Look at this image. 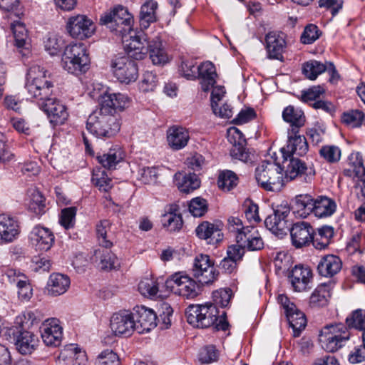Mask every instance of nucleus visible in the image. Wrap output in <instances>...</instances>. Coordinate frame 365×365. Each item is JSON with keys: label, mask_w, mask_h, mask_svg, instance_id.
<instances>
[{"label": "nucleus", "mask_w": 365, "mask_h": 365, "mask_svg": "<svg viewBox=\"0 0 365 365\" xmlns=\"http://www.w3.org/2000/svg\"><path fill=\"white\" fill-rule=\"evenodd\" d=\"M47 71L38 65L31 66L27 73L26 88L33 98L38 100L39 108L44 111L53 125L64 123L68 116L66 106L56 98H51L53 83Z\"/></svg>", "instance_id": "nucleus-1"}, {"label": "nucleus", "mask_w": 365, "mask_h": 365, "mask_svg": "<svg viewBox=\"0 0 365 365\" xmlns=\"http://www.w3.org/2000/svg\"><path fill=\"white\" fill-rule=\"evenodd\" d=\"M189 324L197 328H207L215 324L217 330H226L228 323L219 319V311L212 303L190 305L185 312Z\"/></svg>", "instance_id": "nucleus-2"}, {"label": "nucleus", "mask_w": 365, "mask_h": 365, "mask_svg": "<svg viewBox=\"0 0 365 365\" xmlns=\"http://www.w3.org/2000/svg\"><path fill=\"white\" fill-rule=\"evenodd\" d=\"M117 115L108 114L99 109L88 118L86 129L98 138H110L120 130Z\"/></svg>", "instance_id": "nucleus-3"}, {"label": "nucleus", "mask_w": 365, "mask_h": 365, "mask_svg": "<svg viewBox=\"0 0 365 365\" xmlns=\"http://www.w3.org/2000/svg\"><path fill=\"white\" fill-rule=\"evenodd\" d=\"M282 170L278 163L262 161L255 169V178L264 190L277 191L283 186Z\"/></svg>", "instance_id": "nucleus-4"}, {"label": "nucleus", "mask_w": 365, "mask_h": 365, "mask_svg": "<svg viewBox=\"0 0 365 365\" xmlns=\"http://www.w3.org/2000/svg\"><path fill=\"white\" fill-rule=\"evenodd\" d=\"M89 58L86 46L83 43L71 44L66 47L62 66L68 73L79 74L88 69Z\"/></svg>", "instance_id": "nucleus-5"}, {"label": "nucleus", "mask_w": 365, "mask_h": 365, "mask_svg": "<svg viewBox=\"0 0 365 365\" xmlns=\"http://www.w3.org/2000/svg\"><path fill=\"white\" fill-rule=\"evenodd\" d=\"M349 337L350 333L344 324H330L322 329L319 342L324 350L334 352L343 347Z\"/></svg>", "instance_id": "nucleus-6"}, {"label": "nucleus", "mask_w": 365, "mask_h": 365, "mask_svg": "<svg viewBox=\"0 0 365 365\" xmlns=\"http://www.w3.org/2000/svg\"><path fill=\"white\" fill-rule=\"evenodd\" d=\"M102 24L108 26L119 36L130 32L133 25V17L128 9L120 5L115 6L110 11L103 14L100 19Z\"/></svg>", "instance_id": "nucleus-7"}, {"label": "nucleus", "mask_w": 365, "mask_h": 365, "mask_svg": "<svg viewBox=\"0 0 365 365\" xmlns=\"http://www.w3.org/2000/svg\"><path fill=\"white\" fill-rule=\"evenodd\" d=\"M283 170L287 180H297L302 182L309 183L314 179L315 170L312 166H308L301 159L292 156L283 157Z\"/></svg>", "instance_id": "nucleus-8"}, {"label": "nucleus", "mask_w": 365, "mask_h": 365, "mask_svg": "<svg viewBox=\"0 0 365 365\" xmlns=\"http://www.w3.org/2000/svg\"><path fill=\"white\" fill-rule=\"evenodd\" d=\"M120 36L127 56L136 60H141L145 57L150 41H148L145 34L137 33L132 29L130 32L125 33Z\"/></svg>", "instance_id": "nucleus-9"}, {"label": "nucleus", "mask_w": 365, "mask_h": 365, "mask_svg": "<svg viewBox=\"0 0 365 365\" xmlns=\"http://www.w3.org/2000/svg\"><path fill=\"white\" fill-rule=\"evenodd\" d=\"M110 67L113 75L121 83L128 84L138 78L137 64L126 55L115 56L111 61Z\"/></svg>", "instance_id": "nucleus-10"}, {"label": "nucleus", "mask_w": 365, "mask_h": 365, "mask_svg": "<svg viewBox=\"0 0 365 365\" xmlns=\"http://www.w3.org/2000/svg\"><path fill=\"white\" fill-rule=\"evenodd\" d=\"M277 301L283 308L289 324L293 329V336H299L307 325L304 314L284 294H279Z\"/></svg>", "instance_id": "nucleus-11"}, {"label": "nucleus", "mask_w": 365, "mask_h": 365, "mask_svg": "<svg viewBox=\"0 0 365 365\" xmlns=\"http://www.w3.org/2000/svg\"><path fill=\"white\" fill-rule=\"evenodd\" d=\"M175 292L187 298L193 299L200 292V286L191 277L182 272L172 274L166 282Z\"/></svg>", "instance_id": "nucleus-12"}, {"label": "nucleus", "mask_w": 365, "mask_h": 365, "mask_svg": "<svg viewBox=\"0 0 365 365\" xmlns=\"http://www.w3.org/2000/svg\"><path fill=\"white\" fill-rule=\"evenodd\" d=\"M192 271L193 277L202 285L212 283L217 277L214 264L207 255L195 257Z\"/></svg>", "instance_id": "nucleus-13"}, {"label": "nucleus", "mask_w": 365, "mask_h": 365, "mask_svg": "<svg viewBox=\"0 0 365 365\" xmlns=\"http://www.w3.org/2000/svg\"><path fill=\"white\" fill-rule=\"evenodd\" d=\"M290 213L289 207H278L272 215H269L264 220L265 227L272 233L279 237L287 235L289 230V223L287 217Z\"/></svg>", "instance_id": "nucleus-14"}, {"label": "nucleus", "mask_w": 365, "mask_h": 365, "mask_svg": "<svg viewBox=\"0 0 365 365\" xmlns=\"http://www.w3.org/2000/svg\"><path fill=\"white\" fill-rule=\"evenodd\" d=\"M66 30L73 38L82 40L93 34L95 25L86 16L78 14L68 18Z\"/></svg>", "instance_id": "nucleus-15"}, {"label": "nucleus", "mask_w": 365, "mask_h": 365, "mask_svg": "<svg viewBox=\"0 0 365 365\" xmlns=\"http://www.w3.org/2000/svg\"><path fill=\"white\" fill-rule=\"evenodd\" d=\"M132 314L138 333L148 332L157 326V313L151 309L137 307Z\"/></svg>", "instance_id": "nucleus-16"}, {"label": "nucleus", "mask_w": 365, "mask_h": 365, "mask_svg": "<svg viewBox=\"0 0 365 365\" xmlns=\"http://www.w3.org/2000/svg\"><path fill=\"white\" fill-rule=\"evenodd\" d=\"M41 335L43 343L48 346H58L61 344L63 329L58 319H46L41 328Z\"/></svg>", "instance_id": "nucleus-17"}, {"label": "nucleus", "mask_w": 365, "mask_h": 365, "mask_svg": "<svg viewBox=\"0 0 365 365\" xmlns=\"http://www.w3.org/2000/svg\"><path fill=\"white\" fill-rule=\"evenodd\" d=\"M292 245L296 248L309 245L313 240L314 228L309 222L301 221L289 228Z\"/></svg>", "instance_id": "nucleus-18"}, {"label": "nucleus", "mask_w": 365, "mask_h": 365, "mask_svg": "<svg viewBox=\"0 0 365 365\" xmlns=\"http://www.w3.org/2000/svg\"><path fill=\"white\" fill-rule=\"evenodd\" d=\"M309 149L308 143L304 135L299 134V130L288 131V140L287 145L282 148L281 152L283 157L291 158L304 155Z\"/></svg>", "instance_id": "nucleus-19"}, {"label": "nucleus", "mask_w": 365, "mask_h": 365, "mask_svg": "<svg viewBox=\"0 0 365 365\" xmlns=\"http://www.w3.org/2000/svg\"><path fill=\"white\" fill-rule=\"evenodd\" d=\"M29 239L36 250L46 252L53 246L55 237L50 229L38 225L30 232Z\"/></svg>", "instance_id": "nucleus-20"}, {"label": "nucleus", "mask_w": 365, "mask_h": 365, "mask_svg": "<svg viewBox=\"0 0 365 365\" xmlns=\"http://www.w3.org/2000/svg\"><path fill=\"white\" fill-rule=\"evenodd\" d=\"M129 103L128 98L122 93H105L101 98L99 110L116 115L117 112L124 110Z\"/></svg>", "instance_id": "nucleus-21"}, {"label": "nucleus", "mask_w": 365, "mask_h": 365, "mask_svg": "<svg viewBox=\"0 0 365 365\" xmlns=\"http://www.w3.org/2000/svg\"><path fill=\"white\" fill-rule=\"evenodd\" d=\"M21 227L18 220L9 215H0V243H11L16 240Z\"/></svg>", "instance_id": "nucleus-22"}, {"label": "nucleus", "mask_w": 365, "mask_h": 365, "mask_svg": "<svg viewBox=\"0 0 365 365\" xmlns=\"http://www.w3.org/2000/svg\"><path fill=\"white\" fill-rule=\"evenodd\" d=\"M110 326L116 336H130L135 329L133 314L128 312L114 314L110 319Z\"/></svg>", "instance_id": "nucleus-23"}, {"label": "nucleus", "mask_w": 365, "mask_h": 365, "mask_svg": "<svg viewBox=\"0 0 365 365\" xmlns=\"http://www.w3.org/2000/svg\"><path fill=\"white\" fill-rule=\"evenodd\" d=\"M268 57L283 61V53L286 47L285 34L282 32L271 31L265 37Z\"/></svg>", "instance_id": "nucleus-24"}, {"label": "nucleus", "mask_w": 365, "mask_h": 365, "mask_svg": "<svg viewBox=\"0 0 365 365\" xmlns=\"http://www.w3.org/2000/svg\"><path fill=\"white\" fill-rule=\"evenodd\" d=\"M91 262L103 270H112L120 267L116 255L109 248L101 247L93 251Z\"/></svg>", "instance_id": "nucleus-25"}, {"label": "nucleus", "mask_w": 365, "mask_h": 365, "mask_svg": "<svg viewBox=\"0 0 365 365\" xmlns=\"http://www.w3.org/2000/svg\"><path fill=\"white\" fill-rule=\"evenodd\" d=\"M289 279L294 291L303 292L310 288L312 273L307 267L296 265L292 269Z\"/></svg>", "instance_id": "nucleus-26"}, {"label": "nucleus", "mask_w": 365, "mask_h": 365, "mask_svg": "<svg viewBox=\"0 0 365 365\" xmlns=\"http://www.w3.org/2000/svg\"><path fill=\"white\" fill-rule=\"evenodd\" d=\"M14 336L16 349L21 354H31L38 345V338L34 333L28 331H18Z\"/></svg>", "instance_id": "nucleus-27"}, {"label": "nucleus", "mask_w": 365, "mask_h": 365, "mask_svg": "<svg viewBox=\"0 0 365 365\" xmlns=\"http://www.w3.org/2000/svg\"><path fill=\"white\" fill-rule=\"evenodd\" d=\"M227 134L229 141L232 143L230 155L236 159L246 161L248 159V153L245 147V139L242 132L237 128L232 127L228 129Z\"/></svg>", "instance_id": "nucleus-28"}, {"label": "nucleus", "mask_w": 365, "mask_h": 365, "mask_svg": "<svg viewBox=\"0 0 365 365\" xmlns=\"http://www.w3.org/2000/svg\"><path fill=\"white\" fill-rule=\"evenodd\" d=\"M242 232L236 236V241L240 242L250 251L260 250L264 247V242L257 230L252 226H246Z\"/></svg>", "instance_id": "nucleus-29"}, {"label": "nucleus", "mask_w": 365, "mask_h": 365, "mask_svg": "<svg viewBox=\"0 0 365 365\" xmlns=\"http://www.w3.org/2000/svg\"><path fill=\"white\" fill-rule=\"evenodd\" d=\"M189 140L188 130L181 126L173 125L167 131L168 145L175 150H179L185 148Z\"/></svg>", "instance_id": "nucleus-30"}, {"label": "nucleus", "mask_w": 365, "mask_h": 365, "mask_svg": "<svg viewBox=\"0 0 365 365\" xmlns=\"http://www.w3.org/2000/svg\"><path fill=\"white\" fill-rule=\"evenodd\" d=\"M174 181L178 190L183 193H190L200 186V180L195 173L178 172L174 175Z\"/></svg>", "instance_id": "nucleus-31"}, {"label": "nucleus", "mask_w": 365, "mask_h": 365, "mask_svg": "<svg viewBox=\"0 0 365 365\" xmlns=\"http://www.w3.org/2000/svg\"><path fill=\"white\" fill-rule=\"evenodd\" d=\"M195 233L200 239L206 240L208 244H217L222 239L219 227L207 221L202 222L196 227Z\"/></svg>", "instance_id": "nucleus-32"}, {"label": "nucleus", "mask_w": 365, "mask_h": 365, "mask_svg": "<svg viewBox=\"0 0 365 365\" xmlns=\"http://www.w3.org/2000/svg\"><path fill=\"white\" fill-rule=\"evenodd\" d=\"M70 283L68 276L60 273H53L48 278L46 289L48 294L58 296L67 291Z\"/></svg>", "instance_id": "nucleus-33"}, {"label": "nucleus", "mask_w": 365, "mask_h": 365, "mask_svg": "<svg viewBox=\"0 0 365 365\" xmlns=\"http://www.w3.org/2000/svg\"><path fill=\"white\" fill-rule=\"evenodd\" d=\"M342 262L340 258L334 255L324 256L318 264L319 274L326 277L336 274L341 269Z\"/></svg>", "instance_id": "nucleus-34"}, {"label": "nucleus", "mask_w": 365, "mask_h": 365, "mask_svg": "<svg viewBox=\"0 0 365 365\" xmlns=\"http://www.w3.org/2000/svg\"><path fill=\"white\" fill-rule=\"evenodd\" d=\"M314 198L309 194L298 195L293 201V212L299 217L306 218L313 214Z\"/></svg>", "instance_id": "nucleus-35"}, {"label": "nucleus", "mask_w": 365, "mask_h": 365, "mask_svg": "<svg viewBox=\"0 0 365 365\" xmlns=\"http://www.w3.org/2000/svg\"><path fill=\"white\" fill-rule=\"evenodd\" d=\"M344 174L350 178H360L365 175L364 159L361 153L353 152L349 155Z\"/></svg>", "instance_id": "nucleus-36"}, {"label": "nucleus", "mask_w": 365, "mask_h": 365, "mask_svg": "<svg viewBox=\"0 0 365 365\" xmlns=\"http://www.w3.org/2000/svg\"><path fill=\"white\" fill-rule=\"evenodd\" d=\"M198 76L200 78V84L204 91H207L215 83L217 76L214 64L210 61H206L197 67Z\"/></svg>", "instance_id": "nucleus-37"}, {"label": "nucleus", "mask_w": 365, "mask_h": 365, "mask_svg": "<svg viewBox=\"0 0 365 365\" xmlns=\"http://www.w3.org/2000/svg\"><path fill=\"white\" fill-rule=\"evenodd\" d=\"M124 158V153L121 148L115 145L112 146L107 153L97 157L98 163L108 170L115 169L117 164Z\"/></svg>", "instance_id": "nucleus-38"}, {"label": "nucleus", "mask_w": 365, "mask_h": 365, "mask_svg": "<svg viewBox=\"0 0 365 365\" xmlns=\"http://www.w3.org/2000/svg\"><path fill=\"white\" fill-rule=\"evenodd\" d=\"M334 200L326 196H317L314 198L313 214L315 217L322 218L329 217L336 211Z\"/></svg>", "instance_id": "nucleus-39"}, {"label": "nucleus", "mask_w": 365, "mask_h": 365, "mask_svg": "<svg viewBox=\"0 0 365 365\" xmlns=\"http://www.w3.org/2000/svg\"><path fill=\"white\" fill-rule=\"evenodd\" d=\"M283 120L290 124L288 131L299 130L305 122V116L302 110L294 108L292 106L286 107L282 112Z\"/></svg>", "instance_id": "nucleus-40"}, {"label": "nucleus", "mask_w": 365, "mask_h": 365, "mask_svg": "<svg viewBox=\"0 0 365 365\" xmlns=\"http://www.w3.org/2000/svg\"><path fill=\"white\" fill-rule=\"evenodd\" d=\"M112 224L108 220H101L96 226L97 238L101 247L110 248L113 243V233L111 231Z\"/></svg>", "instance_id": "nucleus-41"}, {"label": "nucleus", "mask_w": 365, "mask_h": 365, "mask_svg": "<svg viewBox=\"0 0 365 365\" xmlns=\"http://www.w3.org/2000/svg\"><path fill=\"white\" fill-rule=\"evenodd\" d=\"M150 58L154 65H164L168 61V56L158 38L152 40L148 45Z\"/></svg>", "instance_id": "nucleus-42"}, {"label": "nucleus", "mask_w": 365, "mask_h": 365, "mask_svg": "<svg viewBox=\"0 0 365 365\" xmlns=\"http://www.w3.org/2000/svg\"><path fill=\"white\" fill-rule=\"evenodd\" d=\"M333 236V227L327 225L323 226L317 230V232H314L312 242L316 249L322 250L329 245Z\"/></svg>", "instance_id": "nucleus-43"}, {"label": "nucleus", "mask_w": 365, "mask_h": 365, "mask_svg": "<svg viewBox=\"0 0 365 365\" xmlns=\"http://www.w3.org/2000/svg\"><path fill=\"white\" fill-rule=\"evenodd\" d=\"M11 29L14 34L16 46L19 48H28L29 37L24 24L19 21H14L11 24Z\"/></svg>", "instance_id": "nucleus-44"}, {"label": "nucleus", "mask_w": 365, "mask_h": 365, "mask_svg": "<svg viewBox=\"0 0 365 365\" xmlns=\"http://www.w3.org/2000/svg\"><path fill=\"white\" fill-rule=\"evenodd\" d=\"M91 180L103 192H108L113 187L112 179L102 168L93 169Z\"/></svg>", "instance_id": "nucleus-45"}, {"label": "nucleus", "mask_w": 365, "mask_h": 365, "mask_svg": "<svg viewBox=\"0 0 365 365\" xmlns=\"http://www.w3.org/2000/svg\"><path fill=\"white\" fill-rule=\"evenodd\" d=\"M330 286L322 284L318 286L310 297V304L314 307L326 305L331 297Z\"/></svg>", "instance_id": "nucleus-46"}, {"label": "nucleus", "mask_w": 365, "mask_h": 365, "mask_svg": "<svg viewBox=\"0 0 365 365\" xmlns=\"http://www.w3.org/2000/svg\"><path fill=\"white\" fill-rule=\"evenodd\" d=\"M326 63L312 60L304 63L302 71L305 76L310 80H315L319 75L326 71Z\"/></svg>", "instance_id": "nucleus-47"}, {"label": "nucleus", "mask_w": 365, "mask_h": 365, "mask_svg": "<svg viewBox=\"0 0 365 365\" xmlns=\"http://www.w3.org/2000/svg\"><path fill=\"white\" fill-rule=\"evenodd\" d=\"M162 224L169 232L179 231L182 227V219L180 214L169 212L164 214L161 219Z\"/></svg>", "instance_id": "nucleus-48"}, {"label": "nucleus", "mask_w": 365, "mask_h": 365, "mask_svg": "<svg viewBox=\"0 0 365 365\" xmlns=\"http://www.w3.org/2000/svg\"><path fill=\"white\" fill-rule=\"evenodd\" d=\"M68 356L73 359V365H82L86 361L85 351L74 346L73 344H70L61 352V357L63 359Z\"/></svg>", "instance_id": "nucleus-49"}, {"label": "nucleus", "mask_w": 365, "mask_h": 365, "mask_svg": "<svg viewBox=\"0 0 365 365\" xmlns=\"http://www.w3.org/2000/svg\"><path fill=\"white\" fill-rule=\"evenodd\" d=\"M238 183L237 175L231 170L222 171L218 177L217 184L220 189L229 191Z\"/></svg>", "instance_id": "nucleus-50"}, {"label": "nucleus", "mask_w": 365, "mask_h": 365, "mask_svg": "<svg viewBox=\"0 0 365 365\" xmlns=\"http://www.w3.org/2000/svg\"><path fill=\"white\" fill-rule=\"evenodd\" d=\"M346 325L349 328L365 330V310L359 309L354 311L346 319Z\"/></svg>", "instance_id": "nucleus-51"}, {"label": "nucleus", "mask_w": 365, "mask_h": 365, "mask_svg": "<svg viewBox=\"0 0 365 365\" xmlns=\"http://www.w3.org/2000/svg\"><path fill=\"white\" fill-rule=\"evenodd\" d=\"M173 310L168 303H162L158 309V319L159 322L161 321V328L168 329L171 324L170 317L173 315Z\"/></svg>", "instance_id": "nucleus-52"}, {"label": "nucleus", "mask_w": 365, "mask_h": 365, "mask_svg": "<svg viewBox=\"0 0 365 365\" xmlns=\"http://www.w3.org/2000/svg\"><path fill=\"white\" fill-rule=\"evenodd\" d=\"M138 290L145 297H153L158 292V284L153 279L145 278L138 284Z\"/></svg>", "instance_id": "nucleus-53"}, {"label": "nucleus", "mask_w": 365, "mask_h": 365, "mask_svg": "<svg viewBox=\"0 0 365 365\" xmlns=\"http://www.w3.org/2000/svg\"><path fill=\"white\" fill-rule=\"evenodd\" d=\"M319 154L326 161L330 163L338 162L341 158V150L336 145H324L319 150Z\"/></svg>", "instance_id": "nucleus-54"}, {"label": "nucleus", "mask_w": 365, "mask_h": 365, "mask_svg": "<svg viewBox=\"0 0 365 365\" xmlns=\"http://www.w3.org/2000/svg\"><path fill=\"white\" fill-rule=\"evenodd\" d=\"M158 83L156 73L153 71H145L140 82V88L143 92L153 91Z\"/></svg>", "instance_id": "nucleus-55"}, {"label": "nucleus", "mask_w": 365, "mask_h": 365, "mask_svg": "<svg viewBox=\"0 0 365 365\" xmlns=\"http://www.w3.org/2000/svg\"><path fill=\"white\" fill-rule=\"evenodd\" d=\"M363 119L364 113L359 110H352L349 112L344 113L342 115L343 123L352 128L360 126Z\"/></svg>", "instance_id": "nucleus-56"}, {"label": "nucleus", "mask_w": 365, "mask_h": 365, "mask_svg": "<svg viewBox=\"0 0 365 365\" xmlns=\"http://www.w3.org/2000/svg\"><path fill=\"white\" fill-rule=\"evenodd\" d=\"M232 297V291L230 289H220L213 292L212 299L214 305L221 307H227Z\"/></svg>", "instance_id": "nucleus-57"}, {"label": "nucleus", "mask_w": 365, "mask_h": 365, "mask_svg": "<svg viewBox=\"0 0 365 365\" xmlns=\"http://www.w3.org/2000/svg\"><path fill=\"white\" fill-rule=\"evenodd\" d=\"M76 215V208L70 207L61 210L59 220L60 224L65 228L69 229L74 226L75 217Z\"/></svg>", "instance_id": "nucleus-58"}, {"label": "nucleus", "mask_w": 365, "mask_h": 365, "mask_svg": "<svg viewBox=\"0 0 365 365\" xmlns=\"http://www.w3.org/2000/svg\"><path fill=\"white\" fill-rule=\"evenodd\" d=\"M44 46L51 56L56 55L63 47V40L56 35H51L44 41Z\"/></svg>", "instance_id": "nucleus-59"}, {"label": "nucleus", "mask_w": 365, "mask_h": 365, "mask_svg": "<svg viewBox=\"0 0 365 365\" xmlns=\"http://www.w3.org/2000/svg\"><path fill=\"white\" fill-rule=\"evenodd\" d=\"M189 210L194 217H202L207 210V201L201 197L192 199L189 204Z\"/></svg>", "instance_id": "nucleus-60"}, {"label": "nucleus", "mask_w": 365, "mask_h": 365, "mask_svg": "<svg viewBox=\"0 0 365 365\" xmlns=\"http://www.w3.org/2000/svg\"><path fill=\"white\" fill-rule=\"evenodd\" d=\"M157 168L155 167H144L139 170L138 180L144 184H154L158 179Z\"/></svg>", "instance_id": "nucleus-61"}, {"label": "nucleus", "mask_w": 365, "mask_h": 365, "mask_svg": "<svg viewBox=\"0 0 365 365\" xmlns=\"http://www.w3.org/2000/svg\"><path fill=\"white\" fill-rule=\"evenodd\" d=\"M96 365H120V360L115 352L106 349L99 354Z\"/></svg>", "instance_id": "nucleus-62"}, {"label": "nucleus", "mask_w": 365, "mask_h": 365, "mask_svg": "<svg viewBox=\"0 0 365 365\" xmlns=\"http://www.w3.org/2000/svg\"><path fill=\"white\" fill-rule=\"evenodd\" d=\"M30 208L37 215H41L44 212L45 199L43 195L38 190H34L31 195Z\"/></svg>", "instance_id": "nucleus-63"}, {"label": "nucleus", "mask_w": 365, "mask_h": 365, "mask_svg": "<svg viewBox=\"0 0 365 365\" xmlns=\"http://www.w3.org/2000/svg\"><path fill=\"white\" fill-rule=\"evenodd\" d=\"M218 358V353L215 347L212 345H209L203 347L199 354V360L202 363L209 364L217 361Z\"/></svg>", "instance_id": "nucleus-64"}]
</instances>
